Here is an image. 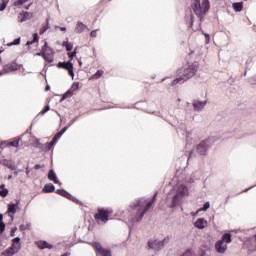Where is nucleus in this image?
<instances>
[{"instance_id": "393cba45", "label": "nucleus", "mask_w": 256, "mask_h": 256, "mask_svg": "<svg viewBox=\"0 0 256 256\" xmlns=\"http://www.w3.org/2000/svg\"><path fill=\"white\" fill-rule=\"evenodd\" d=\"M29 0H16L13 2L14 7H21V5H25Z\"/></svg>"}, {"instance_id": "cd10ccee", "label": "nucleus", "mask_w": 256, "mask_h": 256, "mask_svg": "<svg viewBox=\"0 0 256 256\" xmlns=\"http://www.w3.org/2000/svg\"><path fill=\"white\" fill-rule=\"evenodd\" d=\"M103 76V71L98 70L94 75L90 77V79H99V77Z\"/></svg>"}, {"instance_id": "09e8293b", "label": "nucleus", "mask_w": 256, "mask_h": 256, "mask_svg": "<svg viewBox=\"0 0 256 256\" xmlns=\"http://www.w3.org/2000/svg\"><path fill=\"white\" fill-rule=\"evenodd\" d=\"M65 131H67V127H64L61 131H60V133H62V135L65 133Z\"/></svg>"}, {"instance_id": "1a4fd4ad", "label": "nucleus", "mask_w": 256, "mask_h": 256, "mask_svg": "<svg viewBox=\"0 0 256 256\" xmlns=\"http://www.w3.org/2000/svg\"><path fill=\"white\" fill-rule=\"evenodd\" d=\"M215 249L217 253L223 254L228 249L227 243H225L223 240H218L215 244Z\"/></svg>"}, {"instance_id": "aec40b11", "label": "nucleus", "mask_w": 256, "mask_h": 256, "mask_svg": "<svg viewBox=\"0 0 256 256\" xmlns=\"http://www.w3.org/2000/svg\"><path fill=\"white\" fill-rule=\"evenodd\" d=\"M55 191V185L53 184H46L43 188L44 193H53Z\"/></svg>"}, {"instance_id": "338daca9", "label": "nucleus", "mask_w": 256, "mask_h": 256, "mask_svg": "<svg viewBox=\"0 0 256 256\" xmlns=\"http://www.w3.org/2000/svg\"><path fill=\"white\" fill-rule=\"evenodd\" d=\"M14 175H19V172H14Z\"/></svg>"}, {"instance_id": "774afa93", "label": "nucleus", "mask_w": 256, "mask_h": 256, "mask_svg": "<svg viewBox=\"0 0 256 256\" xmlns=\"http://www.w3.org/2000/svg\"><path fill=\"white\" fill-rule=\"evenodd\" d=\"M11 219L13 220V215H10Z\"/></svg>"}, {"instance_id": "20e7f679", "label": "nucleus", "mask_w": 256, "mask_h": 256, "mask_svg": "<svg viewBox=\"0 0 256 256\" xmlns=\"http://www.w3.org/2000/svg\"><path fill=\"white\" fill-rule=\"evenodd\" d=\"M188 189L187 186L181 184L176 192V195L172 198V204L171 207H177V205H179V203H181V200L183 199V197H185V195H187L188 193Z\"/></svg>"}, {"instance_id": "a19ab883", "label": "nucleus", "mask_w": 256, "mask_h": 256, "mask_svg": "<svg viewBox=\"0 0 256 256\" xmlns=\"http://www.w3.org/2000/svg\"><path fill=\"white\" fill-rule=\"evenodd\" d=\"M72 89H73V91H77V89H79V83L78 82L73 83L72 84Z\"/></svg>"}, {"instance_id": "c9c22d12", "label": "nucleus", "mask_w": 256, "mask_h": 256, "mask_svg": "<svg viewBox=\"0 0 256 256\" xmlns=\"http://www.w3.org/2000/svg\"><path fill=\"white\" fill-rule=\"evenodd\" d=\"M248 82L250 83V85H256V75L252 76L248 79Z\"/></svg>"}, {"instance_id": "5701e85b", "label": "nucleus", "mask_w": 256, "mask_h": 256, "mask_svg": "<svg viewBox=\"0 0 256 256\" xmlns=\"http://www.w3.org/2000/svg\"><path fill=\"white\" fill-rule=\"evenodd\" d=\"M15 207V204H9L7 213H12L13 215H15V213H17V209Z\"/></svg>"}, {"instance_id": "4c0bfd02", "label": "nucleus", "mask_w": 256, "mask_h": 256, "mask_svg": "<svg viewBox=\"0 0 256 256\" xmlns=\"http://www.w3.org/2000/svg\"><path fill=\"white\" fill-rule=\"evenodd\" d=\"M4 164L6 167H8V169H13V163H11V161L5 160Z\"/></svg>"}, {"instance_id": "680f3d73", "label": "nucleus", "mask_w": 256, "mask_h": 256, "mask_svg": "<svg viewBox=\"0 0 256 256\" xmlns=\"http://www.w3.org/2000/svg\"><path fill=\"white\" fill-rule=\"evenodd\" d=\"M8 179H9V180L13 179V176H11V175H10V176H8Z\"/></svg>"}, {"instance_id": "2f4dec72", "label": "nucleus", "mask_w": 256, "mask_h": 256, "mask_svg": "<svg viewBox=\"0 0 256 256\" xmlns=\"http://www.w3.org/2000/svg\"><path fill=\"white\" fill-rule=\"evenodd\" d=\"M7 3H9L8 0H2V3L0 4V11H5L7 8Z\"/></svg>"}, {"instance_id": "4468645a", "label": "nucleus", "mask_w": 256, "mask_h": 256, "mask_svg": "<svg viewBox=\"0 0 256 256\" xmlns=\"http://www.w3.org/2000/svg\"><path fill=\"white\" fill-rule=\"evenodd\" d=\"M194 227H196V229H205V227H207V220L198 218L194 223Z\"/></svg>"}, {"instance_id": "bb28decb", "label": "nucleus", "mask_w": 256, "mask_h": 256, "mask_svg": "<svg viewBox=\"0 0 256 256\" xmlns=\"http://www.w3.org/2000/svg\"><path fill=\"white\" fill-rule=\"evenodd\" d=\"M63 47H66V51H73V44L71 42H63Z\"/></svg>"}, {"instance_id": "13d9d810", "label": "nucleus", "mask_w": 256, "mask_h": 256, "mask_svg": "<svg viewBox=\"0 0 256 256\" xmlns=\"http://www.w3.org/2000/svg\"><path fill=\"white\" fill-rule=\"evenodd\" d=\"M204 36H205L206 39L209 41V39H210L209 34H204Z\"/></svg>"}, {"instance_id": "a878e982", "label": "nucleus", "mask_w": 256, "mask_h": 256, "mask_svg": "<svg viewBox=\"0 0 256 256\" xmlns=\"http://www.w3.org/2000/svg\"><path fill=\"white\" fill-rule=\"evenodd\" d=\"M93 247L96 249L97 253H99L100 251H102L104 249L103 246H101V243H99V242H94Z\"/></svg>"}, {"instance_id": "8fccbe9b", "label": "nucleus", "mask_w": 256, "mask_h": 256, "mask_svg": "<svg viewBox=\"0 0 256 256\" xmlns=\"http://www.w3.org/2000/svg\"><path fill=\"white\" fill-rule=\"evenodd\" d=\"M31 3L30 4H28V5H26V6H24V9H26V10H29V7H31Z\"/></svg>"}, {"instance_id": "79ce46f5", "label": "nucleus", "mask_w": 256, "mask_h": 256, "mask_svg": "<svg viewBox=\"0 0 256 256\" xmlns=\"http://www.w3.org/2000/svg\"><path fill=\"white\" fill-rule=\"evenodd\" d=\"M3 231H5V223L0 222V233H3Z\"/></svg>"}, {"instance_id": "58836bf2", "label": "nucleus", "mask_w": 256, "mask_h": 256, "mask_svg": "<svg viewBox=\"0 0 256 256\" xmlns=\"http://www.w3.org/2000/svg\"><path fill=\"white\" fill-rule=\"evenodd\" d=\"M19 43H21V39L20 38H17L15 39L12 43L8 44V45H19Z\"/></svg>"}, {"instance_id": "dca6fc26", "label": "nucleus", "mask_w": 256, "mask_h": 256, "mask_svg": "<svg viewBox=\"0 0 256 256\" xmlns=\"http://www.w3.org/2000/svg\"><path fill=\"white\" fill-rule=\"evenodd\" d=\"M59 69H65L66 71H68V74L70 75V77H75V73L73 72V65H58Z\"/></svg>"}, {"instance_id": "bf43d9fd", "label": "nucleus", "mask_w": 256, "mask_h": 256, "mask_svg": "<svg viewBox=\"0 0 256 256\" xmlns=\"http://www.w3.org/2000/svg\"><path fill=\"white\" fill-rule=\"evenodd\" d=\"M69 255H71V253H64L61 256H69Z\"/></svg>"}, {"instance_id": "e433bc0d", "label": "nucleus", "mask_w": 256, "mask_h": 256, "mask_svg": "<svg viewBox=\"0 0 256 256\" xmlns=\"http://www.w3.org/2000/svg\"><path fill=\"white\" fill-rule=\"evenodd\" d=\"M211 207V204L209 202H206L204 206L200 209V211H207Z\"/></svg>"}, {"instance_id": "f03ea898", "label": "nucleus", "mask_w": 256, "mask_h": 256, "mask_svg": "<svg viewBox=\"0 0 256 256\" xmlns=\"http://www.w3.org/2000/svg\"><path fill=\"white\" fill-rule=\"evenodd\" d=\"M195 73H197V66H195V65L183 66L179 71L178 77L171 82V85L172 86L173 85H183V83H185V81H189V79H191V77H194Z\"/></svg>"}, {"instance_id": "6ab92c4d", "label": "nucleus", "mask_w": 256, "mask_h": 256, "mask_svg": "<svg viewBox=\"0 0 256 256\" xmlns=\"http://www.w3.org/2000/svg\"><path fill=\"white\" fill-rule=\"evenodd\" d=\"M232 7H233L234 11L239 13V12L243 11V2H235L232 4Z\"/></svg>"}, {"instance_id": "a211bd4d", "label": "nucleus", "mask_w": 256, "mask_h": 256, "mask_svg": "<svg viewBox=\"0 0 256 256\" xmlns=\"http://www.w3.org/2000/svg\"><path fill=\"white\" fill-rule=\"evenodd\" d=\"M87 29V25L83 24V22H78L75 28L76 33H83Z\"/></svg>"}, {"instance_id": "37998d69", "label": "nucleus", "mask_w": 256, "mask_h": 256, "mask_svg": "<svg viewBox=\"0 0 256 256\" xmlns=\"http://www.w3.org/2000/svg\"><path fill=\"white\" fill-rule=\"evenodd\" d=\"M90 37H93V38L97 37V30L91 31Z\"/></svg>"}, {"instance_id": "f8f14e48", "label": "nucleus", "mask_w": 256, "mask_h": 256, "mask_svg": "<svg viewBox=\"0 0 256 256\" xmlns=\"http://www.w3.org/2000/svg\"><path fill=\"white\" fill-rule=\"evenodd\" d=\"M56 193L58 195H61L62 197H66V199H70L71 201H77V199L75 197H73V195H71L69 192H67V190L65 189H58L56 191Z\"/></svg>"}, {"instance_id": "7c9ffc66", "label": "nucleus", "mask_w": 256, "mask_h": 256, "mask_svg": "<svg viewBox=\"0 0 256 256\" xmlns=\"http://www.w3.org/2000/svg\"><path fill=\"white\" fill-rule=\"evenodd\" d=\"M37 41H39V36L37 33L33 34V41L31 42H27V45H33V43H37Z\"/></svg>"}, {"instance_id": "5fc2aeb1", "label": "nucleus", "mask_w": 256, "mask_h": 256, "mask_svg": "<svg viewBox=\"0 0 256 256\" xmlns=\"http://www.w3.org/2000/svg\"><path fill=\"white\" fill-rule=\"evenodd\" d=\"M29 173H31V171L29 170V167L26 168V175H29Z\"/></svg>"}, {"instance_id": "f704fd0d", "label": "nucleus", "mask_w": 256, "mask_h": 256, "mask_svg": "<svg viewBox=\"0 0 256 256\" xmlns=\"http://www.w3.org/2000/svg\"><path fill=\"white\" fill-rule=\"evenodd\" d=\"M7 147H19V140L7 143Z\"/></svg>"}, {"instance_id": "2eb2a0df", "label": "nucleus", "mask_w": 256, "mask_h": 256, "mask_svg": "<svg viewBox=\"0 0 256 256\" xmlns=\"http://www.w3.org/2000/svg\"><path fill=\"white\" fill-rule=\"evenodd\" d=\"M36 245L39 249H53V245L49 244L47 241H38Z\"/></svg>"}, {"instance_id": "c85d7f7f", "label": "nucleus", "mask_w": 256, "mask_h": 256, "mask_svg": "<svg viewBox=\"0 0 256 256\" xmlns=\"http://www.w3.org/2000/svg\"><path fill=\"white\" fill-rule=\"evenodd\" d=\"M53 145H55V143H53V140H52L50 143H46V144L44 145L45 151H51V149H53Z\"/></svg>"}, {"instance_id": "7ed1b4c3", "label": "nucleus", "mask_w": 256, "mask_h": 256, "mask_svg": "<svg viewBox=\"0 0 256 256\" xmlns=\"http://www.w3.org/2000/svg\"><path fill=\"white\" fill-rule=\"evenodd\" d=\"M211 5L209 4V0H203L201 4V0H193L192 9L197 17L203 19L207 11H209Z\"/></svg>"}, {"instance_id": "6e6d98bb", "label": "nucleus", "mask_w": 256, "mask_h": 256, "mask_svg": "<svg viewBox=\"0 0 256 256\" xmlns=\"http://www.w3.org/2000/svg\"><path fill=\"white\" fill-rule=\"evenodd\" d=\"M49 89H51V87L49 85H46L45 91H49Z\"/></svg>"}, {"instance_id": "69168bd1", "label": "nucleus", "mask_w": 256, "mask_h": 256, "mask_svg": "<svg viewBox=\"0 0 256 256\" xmlns=\"http://www.w3.org/2000/svg\"><path fill=\"white\" fill-rule=\"evenodd\" d=\"M0 53H3V51H1V50H0ZM0 63H2V59H1V57H0Z\"/></svg>"}, {"instance_id": "f257e3e1", "label": "nucleus", "mask_w": 256, "mask_h": 256, "mask_svg": "<svg viewBox=\"0 0 256 256\" xmlns=\"http://www.w3.org/2000/svg\"><path fill=\"white\" fill-rule=\"evenodd\" d=\"M156 197H157V193L154 194L151 201H147V199L145 198H140V199H137L133 204H131V209L134 214V219L137 223H139V221H141L143 217H145V214L147 213V211H149V209H151V207L153 206V203L157 201Z\"/></svg>"}, {"instance_id": "f3484780", "label": "nucleus", "mask_w": 256, "mask_h": 256, "mask_svg": "<svg viewBox=\"0 0 256 256\" xmlns=\"http://www.w3.org/2000/svg\"><path fill=\"white\" fill-rule=\"evenodd\" d=\"M48 179L56 184L59 183V179H57V174H55L54 170H49Z\"/></svg>"}, {"instance_id": "864d4df0", "label": "nucleus", "mask_w": 256, "mask_h": 256, "mask_svg": "<svg viewBox=\"0 0 256 256\" xmlns=\"http://www.w3.org/2000/svg\"><path fill=\"white\" fill-rule=\"evenodd\" d=\"M59 29H60V31H67L66 27H60Z\"/></svg>"}, {"instance_id": "c03bdc74", "label": "nucleus", "mask_w": 256, "mask_h": 256, "mask_svg": "<svg viewBox=\"0 0 256 256\" xmlns=\"http://www.w3.org/2000/svg\"><path fill=\"white\" fill-rule=\"evenodd\" d=\"M67 95H71V93L67 92L66 94H64L60 101H65V99H67Z\"/></svg>"}, {"instance_id": "39448f33", "label": "nucleus", "mask_w": 256, "mask_h": 256, "mask_svg": "<svg viewBox=\"0 0 256 256\" xmlns=\"http://www.w3.org/2000/svg\"><path fill=\"white\" fill-rule=\"evenodd\" d=\"M166 243H169V237H165L163 240H151L148 242V248L152 251H161L165 248Z\"/></svg>"}, {"instance_id": "412c9836", "label": "nucleus", "mask_w": 256, "mask_h": 256, "mask_svg": "<svg viewBox=\"0 0 256 256\" xmlns=\"http://www.w3.org/2000/svg\"><path fill=\"white\" fill-rule=\"evenodd\" d=\"M15 255V248L10 247L6 251H4L1 256H13Z\"/></svg>"}, {"instance_id": "ea45409f", "label": "nucleus", "mask_w": 256, "mask_h": 256, "mask_svg": "<svg viewBox=\"0 0 256 256\" xmlns=\"http://www.w3.org/2000/svg\"><path fill=\"white\" fill-rule=\"evenodd\" d=\"M49 109H50L49 105L45 106L44 110H42L40 112V115H45V113H47V111H49Z\"/></svg>"}, {"instance_id": "9d476101", "label": "nucleus", "mask_w": 256, "mask_h": 256, "mask_svg": "<svg viewBox=\"0 0 256 256\" xmlns=\"http://www.w3.org/2000/svg\"><path fill=\"white\" fill-rule=\"evenodd\" d=\"M21 66L19 65H5L3 68V72L0 71V77L1 75H5V73H13V71H18V69H20Z\"/></svg>"}, {"instance_id": "0e129e2a", "label": "nucleus", "mask_w": 256, "mask_h": 256, "mask_svg": "<svg viewBox=\"0 0 256 256\" xmlns=\"http://www.w3.org/2000/svg\"><path fill=\"white\" fill-rule=\"evenodd\" d=\"M191 155H193V151H190L189 156L191 157Z\"/></svg>"}, {"instance_id": "ddd939ff", "label": "nucleus", "mask_w": 256, "mask_h": 256, "mask_svg": "<svg viewBox=\"0 0 256 256\" xmlns=\"http://www.w3.org/2000/svg\"><path fill=\"white\" fill-rule=\"evenodd\" d=\"M205 105H207V101H194V111H203V109H205Z\"/></svg>"}, {"instance_id": "e2e57ef3", "label": "nucleus", "mask_w": 256, "mask_h": 256, "mask_svg": "<svg viewBox=\"0 0 256 256\" xmlns=\"http://www.w3.org/2000/svg\"><path fill=\"white\" fill-rule=\"evenodd\" d=\"M23 229H24V228H23V225H21V226H20V230L23 231Z\"/></svg>"}, {"instance_id": "a18cd8bd", "label": "nucleus", "mask_w": 256, "mask_h": 256, "mask_svg": "<svg viewBox=\"0 0 256 256\" xmlns=\"http://www.w3.org/2000/svg\"><path fill=\"white\" fill-rule=\"evenodd\" d=\"M58 65H73V63H71V62H67V63H65V62H64V63L59 62Z\"/></svg>"}, {"instance_id": "3c124183", "label": "nucleus", "mask_w": 256, "mask_h": 256, "mask_svg": "<svg viewBox=\"0 0 256 256\" xmlns=\"http://www.w3.org/2000/svg\"><path fill=\"white\" fill-rule=\"evenodd\" d=\"M75 55H77V51H74V52L70 55V57H75Z\"/></svg>"}, {"instance_id": "6e6552de", "label": "nucleus", "mask_w": 256, "mask_h": 256, "mask_svg": "<svg viewBox=\"0 0 256 256\" xmlns=\"http://www.w3.org/2000/svg\"><path fill=\"white\" fill-rule=\"evenodd\" d=\"M209 143L208 140H205L203 142H201L198 146H197V153H199L200 155H206L207 154V150L209 149Z\"/></svg>"}, {"instance_id": "4d7b16f0", "label": "nucleus", "mask_w": 256, "mask_h": 256, "mask_svg": "<svg viewBox=\"0 0 256 256\" xmlns=\"http://www.w3.org/2000/svg\"><path fill=\"white\" fill-rule=\"evenodd\" d=\"M0 223H3V214H0Z\"/></svg>"}, {"instance_id": "473e14b6", "label": "nucleus", "mask_w": 256, "mask_h": 256, "mask_svg": "<svg viewBox=\"0 0 256 256\" xmlns=\"http://www.w3.org/2000/svg\"><path fill=\"white\" fill-rule=\"evenodd\" d=\"M61 137H63V134L60 133V132H58V133L54 136L52 142H53L54 144L57 143V141H59V139H61Z\"/></svg>"}, {"instance_id": "c756f323", "label": "nucleus", "mask_w": 256, "mask_h": 256, "mask_svg": "<svg viewBox=\"0 0 256 256\" xmlns=\"http://www.w3.org/2000/svg\"><path fill=\"white\" fill-rule=\"evenodd\" d=\"M100 256H111V251L107 250V249H103L99 252Z\"/></svg>"}, {"instance_id": "49530a36", "label": "nucleus", "mask_w": 256, "mask_h": 256, "mask_svg": "<svg viewBox=\"0 0 256 256\" xmlns=\"http://www.w3.org/2000/svg\"><path fill=\"white\" fill-rule=\"evenodd\" d=\"M43 166H41V164H36L35 166H34V169H36V170H39V169H41Z\"/></svg>"}, {"instance_id": "4be33fe9", "label": "nucleus", "mask_w": 256, "mask_h": 256, "mask_svg": "<svg viewBox=\"0 0 256 256\" xmlns=\"http://www.w3.org/2000/svg\"><path fill=\"white\" fill-rule=\"evenodd\" d=\"M221 241H223L224 243H226V245H227V243H231V234H229V233H225L223 236H222V240Z\"/></svg>"}, {"instance_id": "052dcab7", "label": "nucleus", "mask_w": 256, "mask_h": 256, "mask_svg": "<svg viewBox=\"0 0 256 256\" xmlns=\"http://www.w3.org/2000/svg\"><path fill=\"white\" fill-rule=\"evenodd\" d=\"M0 189H5V184H1Z\"/></svg>"}, {"instance_id": "b1692460", "label": "nucleus", "mask_w": 256, "mask_h": 256, "mask_svg": "<svg viewBox=\"0 0 256 256\" xmlns=\"http://www.w3.org/2000/svg\"><path fill=\"white\" fill-rule=\"evenodd\" d=\"M47 29H49V20L46 21L45 24L42 25V27L40 28V35H43V33H45V31H47Z\"/></svg>"}, {"instance_id": "9b49d317", "label": "nucleus", "mask_w": 256, "mask_h": 256, "mask_svg": "<svg viewBox=\"0 0 256 256\" xmlns=\"http://www.w3.org/2000/svg\"><path fill=\"white\" fill-rule=\"evenodd\" d=\"M33 13L31 12H25L23 11L22 13L18 14V20L20 23H24V21H28V19H32Z\"/></svg>"}, {"instance_id": "de8ad7c7", "label": "nucleus", "mask_w": 256, "mask_h": 256, "mask_svg": "<svg viewBox=\"0 0 256 256\" xmlns=\"http://www.w3.org/2000/svg\"><path fill=\"white\" fill-rule=\"evenodd\" d=\"M14 241H15V243H21V238L16 237V238H14Z\"/></svg>"}, {"instance_id": "72a5a7b5", "label": "nucleus", "mask_w": 256, "mask_h": 256, "mask_svg": "<svg viewBox=\"0 0 256 256\" xmlns=\"http://www.w3.org/2000/svg\"><path fill=\"white\" fill-rule=\"evenodd\" d=\"M7 195H9V190L7 188L0 190V197H7Z\"/></svg>"}, {"instance_id": "0eeeda50", "label": "nucleus", "mask_w": 256, "mask_h": 256, "mask_svg": "<svg viewBox=\"0 0 256 256\" xmlns=\"http://www.w3.org/2000/svg\"><path fill=\"white\" fill-rule=\"evenodd\" d=\"M42 57L47 61V63H53V50L47 46V42H45L42 48Z\"/></svg>"}, {"instance_id": "423d86ee", "label": "nucleus", "mask_w": 256, "mask_h": 256, "mask_svg": "<svg viewBox=\"0 0 256 256\" xmlns=\"http://www.w3.org/2000/svg\"><path fill=\"white\" fill-rule=\"evenodd\" d=\"M111 212L103 208L98 209V213L95 214L94 218L96 221H102V223H107L109 221V215Z\"/></svg>"}, {"instance_id": "603ef678", "label": "nucleus", "mask_w": 256, "mask_h": 256, "mask_svg": "<svg viewBox=\"0 0 256 256\" xmlns=\"http://www.w3.org/2000/svg\"><path fill=\"white\" fill-rule=\"evenodd\" d=\"M16 231H17V228H12L11 234L13 235V233H15Z\"/></svg>"}]
</instances>
